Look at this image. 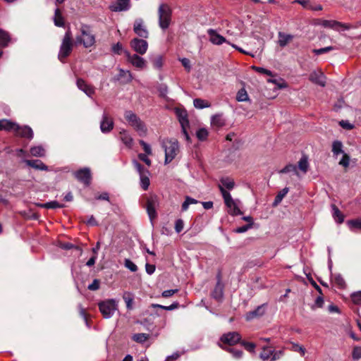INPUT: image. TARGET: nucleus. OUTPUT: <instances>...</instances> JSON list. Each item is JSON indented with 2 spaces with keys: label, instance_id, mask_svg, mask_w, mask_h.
Returning <instances> with one entry per match:
<instances>
[{
  "label": "nucleus",
  "instance_id": "31",
  "mask_svg": "<svg viewBox=\"0 0 361 361\" xmlns=\"http://www.w3.org/2000/svg\"><path fill=\"white\" fill-rule=\"evenodd\" d=\"M30 153L33 157H43L45 156L46 150L42 145H37L30 148Z\"/></svg>",
  "mask_w": 361,
  "mask_h": 361
},
{
  "label": "nucleus",
  "instance_id": "18",
  "mask_svg": "<svg viewBox=\"0 0 361 361\" xmlns=\"http://www.w3.org/2000/svg\"><path fill=\"white\" fill-rule=\"evenodd\" d=\"M130 8V0H117L114 4L110 6L112 11H126Z\"/></svg>",
  "mask_w": 361,
  "mask_h": 361
},
{
  "label": "nucleus",
  "instance_id": "34",
  "mask_svg": "<svg viewBox=\"0 0 361 361\" xmlns=\"http://www.w3.org/2000/svg\"><path fill=\"white\" fill-rule=\"evenodd\" d=\"M309 162L306 155H303L298 161V169L303 173H306L308 171Z\"/></svg>",
  "mask_w": 361,
  "mask_h": 361
},
{
  "label": "nucleus",
  "instance_id": "23",
  "mask_svg": "<svg viewBox=\"0 0 361 361\" xmlns=\"http://www.w3.org/2000/svg\"><path fill=\"white\" fill-rule=\"evenodd\" d=\"M240 202L238 200H234L231 202L228 203V204H226L228 208V213L232 216H238L242 214L239 204Z\"/></svg>",
  "mask_w": 361,
  "mask_h": 361
},
{
  "label": "nucleus",
  "instance_id": "59",
  "mask_svg": "<svg viewBox=\"0 0 361 361\" xmlns=\"http://www.w3.org/2000/svg\"><path fill=\"white\" fill-rule=\"evenodd\" d=\"M198 140L203 141L206 140L208 136V132L205 128H200L196 133Z\"/></svg>",
  "mask_w": 361,
  "mask_h": 361
},
{
  "label": "nucleus",
  "instance_id": "21",
  "mask_svg": "<svg viewBox=\"0 0 361 361\" xmlns=\"http://www.w3.org/2000/svg\"><path fill=\"white\" fill-rule=\"evenodd\" d=\"M25 163L33 169L39 171H48L49 168L39 159L25 160Z\"/></svg>",
  "mask_w": 361,
  "mask_h": 361
},
{
  "label": "nucleus",
  "instance_id": "3",
  "mask_svg": "<svg viewBox=\"0 0 361 361\" xmlns=\"http://www.w3.org/2000/svg\"><path fill=\"white\" fill-rule=\"evenodd\" d=\"M159 25L163 30H166L171 21L172 10L166 4H161L158 8Z\"/></svg>",
  "mask_w": 361,
  "mask_h": 361
},
{
  "label": "nucleus",
  "instance_id": "13",
  "mask_svg": "<svg viewBox=\"0 0 361 361\" xmlns=\"http://www.w3.org/2000/svg\"><path fill=\"white\" fill-rule=\"evenodd\" d=\"M114 123L113 119L105 112L102 115L100 122V129L103 133H108L114 128Z\"/></svg>",
  "mask_w": 361,
  "mask_h": 361
},
{
  "label": "nucleus",
  "instance_id": "12",
  "mask_svg": "<svg viewBox=\"0 0 361 361\" xmlns=\"http://www.w3.org/2000/svg\"><path fill=\"white\" fill-rule=\"evenodd\" d=\"M241 339L240 335L235 331L228 332L221 336L220 340L222 343L229 345H233L240 342Z\"/></svg>",
  "mask_w": 361,
  "mask_h": 361
},
{
  "label": "nucleus",
  "instance_id": "60",
  "mask_svg": "<svg viewBox=\"0 0 361 361\" xmlns=\"http://www.w3.org/2000/svg\"><path fill=\"white\" fill-rule=\"evenodd\" d=\"M139 143L142 147L143 150L145 152V154H152V148H151V146L148 143H147L146 142H145L142 140H140L139 141Z\"/></svg>",
  "mask_w": 361,
  "mask_h": 361
},
{
  "label": "nucleus",
  "instance_id": "48",
  "mask_svg": "<svg viewBox=\"0 0 361 361\" xmlns=\"http://www.w3.org/2000/svg\"><path fill=\"white\" fill-rule=\"evenodd\" d=\"M149 173L142 174L140 176V185H141L142 188L145 190H147V188H149Z\"/></svg>",
  "mask_w": 361,
  "mask_h": 361
},
{
  "label": "nucleus",
  "instance_id": "56",
  "mask_svg": "<svg viewBox=\"0 0 361 361\" xmlns=\"http://www.w3.org/2000/svg\"><path fill=\"white\" fill-rule=\"evenodd\" d=\"M226 350L231 353L233 357L235 359H240L243 355V351L241 350L235 349L233 348H228Z\"/></svg>",
  "mask_w": 361,
  "mask_h": 361
},
{
  "label": "nucleus",
  "instance_id": "62",
  "mask_svg": "<svg viewBox=\"0 0 361 361\" xmlns=\"http://www.w3.org/2000/svg\"><path fill=\"white\" fill-rule=\"evenodd\" d=\"M184 227V222L182 219H179L175 222V231L176 233H180L183 231Z\"/></svg>",
  "mask_w": 361,
  "mask_h": 361
},
{
  "label": "nucleus",
  "instance_id": "46",
  "mask_svg": "<svg viewBox=\"0 0 361 361\" xmlns=\"http://www.w3.org/2000/svg\"><path fill=\"white\" fill-rule=\"evenodd\" d=\"M197 203H198V201L197 200H195L192 197H190L189 196L185 197V201L182 204V207H181L182 211H183V212L187 211L190 204H195Z\"/></svg>",
  "mask_w": 361,
  "mask_h": 361
},
{
  "label": "nucleus",
  "instance_id": "30",
  "mask_svg": "<svg viewBox=\"0 0 361 361\" xmlns=\"http://www.w3.org/2000/svg\"><path fill=\"white\" fill-rule=\"evenodd\" d=\"M11 41V37L8 32L0 28V47H6Z\"/></svg>",
  "mask_w": 361,
  "mask_h": 361
},
{
  "label": "nucleus",
  "instance_id": "39",
  "mask_svg": "<svg viewBox=\"0 0 361 361\" xmlns=\"http://www.w3.org/2000/svg\"><path fill=\"white\" fill-rule=\"evenodd\" d=\"M220 181L221 185L219 186H222L224 188H226L228 190H232L235 186L233 180L230 178H222Z\"/></svg>",
  "mask_w": 361,
  "mask_h": 361
},
{
  "label": "nucleus",
  "instance_id": "33",
  "mask_svg": "<svg viewBox=\"0 0 361 361\" xmlns=\"http://www.w3.org/2000/svg\"><path fill=\"white\" fill-rule=\"evenodd\" d=\"M149 338V334L139 333L132 336V340L137 343H144Z\"/></svg>",
  "mask_w": 361,
  "mask_h": 361
},
{
  "label": "nucleus",
  "instance_id": "37",
  "mask_svg": "<svg viewBox=\"0 0 361 361\" xmlns=\"http://www.w3.org/2000/svg\"><path fill=\"white\" fill-rule=\"evenodd\" d=\"M332 281L338 288H344L345 282L341 274H335L331 276Z\"/></svg>",
  "mask_w": 361,
  "mask_h": 361
},
{
  "label": "nucleus",
  "instance_id": "19",
  "mask_svg": "<svg viewBox=\"0 0 361 361\" xmlns=\"http://www.w3.org/2000/svg\"><path fill=\"white\" fill-rule=\"evenodd\" d=\"M174 111L178 119L180 126H189L187 111L184 109L176 108Z\"/></svg>",
  "mask_w": 361,
  "mask_h": 361
},
{
  "label": "nucleus",
  "instance_id": "10",
  "mask_svg": "<svg viewBox=\"0 0 361 361\" xmlns=\"http://www.w3.org/2000/svg\"><path fill=\"white\" fill-rule=\"evenodd\" d=\"M321 25L324 27L331 28L336 31L348 30L350 29V24L343 23L333 20H323L321 23Z\"/></svg>",
  "mask_w": 361,
  "mask_h": 361
},
{
  "label": "nucleus",
  "instance_id": "29",
  "mask_svg": "<svg viewBox=\"0 0 361 361\" xmlns=\"http://www.w3.org/2000/svg\"><path fill=\"white\" fill-rule=\"evenodd\" d=\"M123 299L126 302V308L131 310L133 308L134 294L131 292H124Z\"/></svg>",
  "mask_w": 361,
  "mask_h": 361
},
{
  "label": "nucleus",
  "instance_id": "58",
  "mask_svg": "<svg viewBox=\"0 0 361 361\" xmlns=\"http://www.w3.org/2000/svg\"><path fill=\"white\" fill-rule=\"evenodd\" d=\"M212 124L214 126H216L218 127H221L224 124L223 119L221 116L215 115L212 117Z\"/></svg>",
  "mask_w": 361,
  "mask_h": 361
},
{
  "label": "nucleus",
  "instance_id": "40",
  "mask_svg": "<svg viewBox=\"0 0 361 361\" xmlns=\"http://www.w3.org/2000/svg\"><path fill=\"white\" fill-rule=\"evenodd\" d=\"M288 190V188H284L282 189L276 196L273 202V206H277L282 201L283 198L287 195Z\"/></svg>",
  "mask_w": 361,
  "mask_h": 361
},
{
  "label": "nucleus",
  "instance_id": "51",
  "mask_svg": "<svg viewBox=\"0 0 361 361\" xmlns=\"http://www.w3.org/2000/svg\"><path fill=\"white\" fill-rule=\"evenodd\" d=\"M133 164L140 176L142 174L149 173V171L145 169L137 160H133Z\"/></svg>",
  "mask_w": 361,
  "mask_h": 361
},
{
  "label": "nucleus",
  "instance_id": "52",
  "mask_svg": "<svg viewBox=\"0 0 361 361\" xmlns=\"http://www.w3.org/2000/svg\"><path fill=\"white\" fill-rule=\"evenodd\" d=\"M348 225L351 230L360 229L361 230V219L350 220L348 221Z\"/></svg>",
  "mask_w": 361,
  "mask_h": 361
},
{
  "label": "nucleus",
  "instance_id": "53",
  "mask_svg": "<svg viewBox=\"0 0 361 361\" xmlns=\"http://www.w3.org/2000/svg\"><path fill=\"white\" fill-rule=\"evenodd\" d=\"M335 47L332 46L326 47L321 49H314L312 50V52L315 54L316 55H321L323 54H326L330 51L334 50Z\"/></svg>",
  "mask_w": 361,
  "mask_h": 361
},
{
  "label": "nucleus",
  "instance_id": "8",
  "mask_svg": "<svg viewBox=\"0 0 361 361\" xmlns=\"http://www.w3.org/2000/svg\"><path fill=\"white\" fill-rule=\"evenodd\" d=\"M130 44L133 51L140 55H144L148 49V43L143 39L134 38Z\"/></svg>",
  "mask_w": 361,
  "mask_h": 361
},
{
  "label": "nucleus",
  "instance_id": "7",
  "mask_svg": "<svg viewBox=\"0 0 361 361\" xmlns=\"http://www.w3.org/2000/svg\"><path fill=\"white\" fill-rule=\"evenodd\" d=\"M124 55L126 56L127 61L134 67L139 69H143L146 67L147 61L144 58L139 56L140 54H131L129 51H124Z\"/></svg>",
  "mask_w": 361,
  "mask_h": 361
},
{
  "label": "nucleus",
  "instance_id": "5",
  "mask_svg": "<svg viewBox=\"0 0 361 361\" xmlns=\"http://www.w3.org/2000/svg\"><path fill=\"white\" fill-rule=\"evenodd\" d=\"M72 34L68 29L63 38L62 43L60 47V51L58 58L62 63L65 62V59L69 56L73 49V43L71 42Z\"/></svg>",
  "mask_w": 361,
  "mask_h": 361
},
{
  "label": "nucleus",
  "instance_id": "27",
  "mask_svg": "<svg viewBox=\"0 0 361 361\" xmlns=\"http://www.w3.org/2000/svg\"><path fill=\"white\" fill-rule=\"evenodd\" d=\"M119 73L117 75V80H121L123 83H128L133 80V76L129 71L123 68H118Z\"/></svg>",
  "mask_w": 361,
  "mask_h": 361
},
{
  "label": "nucleus",
  "instance_id": "11",
  "mask_svg": "<svg viewBox=\"0 0 361 361\" xmlns=\"http://www.w3.org/2000/svg\"><path fill=\"white\" fill-rule=\"evenodd\" d=\"M217 282L214 290L212 291L211 295L217 302H221L224 298V284L221 282V274H218Z\"/></svg>",
  "mask_w": 361,
  "mask_h": 361
},
{
  "label": "nucleus",
  "instance_id": "32",
  "mask_svg": "<svg viewBox=\"0 0 361 361\" xmlns=\"http://www.w3.org/2000/svg\"><path fill=\"white\" fill-rule=\"evenodd\" d=\"M331 208H332V216H333L334 220L338 224L343 223L344 221L343 214L341 212V211L338 209V208L336 205L333 204L331 206Z\"/></svg>",
  "mask_w": 361,
  "mask_h": 361
},
{
  "label": "nucleus",
  "instance_id": "36",
  "mask_svg": "<svg viewBox=\"0 0 361 361\" xmlns=\"http://www.w3.org/2000/svg\"><path fill=\"white\" fill-rule=\"evenodd\" d=\"M332 152L334 156H338L339 154H344L343 150V144L339 140H335L332 143Z\"/></svg>",
  "mask_w": 361,
  "mask_h": 361
},
{
  "label": "nucleus",
  "instance_id": "1",
  "mask_svg": "<svg viewBox=\"0 0 361 361\" xmlns=\"http://www.w3.org/2000/svg\"><path fill=\"white\" fill-rule=\"evenodd\" d=\"M161 146L165 152L164 163L168 164L175 159L179 152L178 142L173 138L164 140Z\"/></svg>",
  "mask_w": 361,
  "mask_h": 361
},
{
  "label": "nucleus",
  "instance_id": "15",
  "mask_svg": "<svg viewBox=\"0 0 361 361\" xmlns=\"http://www.w3.org/2000/svg\"><path fill=\"white\" fill-rule=\"evenodd\" d=\"M207 34L209 37V41L216 45H221L223 43H228L230 44L228 41L226 40V39L223 37L222 35H219L215 30L214 29H209L207 30Z\"/></svg>",
  "mask_w": 361,
  "mask_h": 361
},
{
  "label": "nucleus",
  "instance_id": "55",
  "mask_svg": "<svg viewBox=\"0 0 361 361\" xmlns=\"http://www.w3.org/2000/svg\"><path fill=\"white\" fill-rule=\"evenodd\" d=\"M350 297L354 304L361 305V290L353 293Z\"/></svg>",
  "mask_w": 361,
  "mask_h": 361
},
{
  "label": "nucleus",
  "instance_id": "63",
  "mask_svg": "<svg viewBox=\"0 0 361 361\" xmlns=\"http://www.w3.org/2000/svg\"><path fill=\"white\" fill-rule=\"evenodd\" d=\"M241 345L249 352H254L255 344L251 342L242 341Z\"/></svg>",
  "mask_w": 361,
  "mask_h": 361
},
{
  "label": "nucleus",
  "instance_id": "57",
  "mask_svg": "<svg viewBox=\"0 0 361 361\" xmlns=\"http://www.w3.org/2000/svg\"><path fill=\"white\" fill-rule=\"evenodd\" d=\"M125 267L133 272H135L137 270V265L129 259H126L124 262Z\"/></svg>",
  "mask_w": 361,
  "mask_h": 361
},
{
  "label": "nucleus",
  "instance_id": "47",
  "mask_svg": "<svg viewBox=\"0 0 361 361\" xmlns=\"http://www.w3.org/2000/svg\"><path fill=\"white\" fill-rule=\"evenodd\" d=\"M274 350L268 348H263L262 353L259 355L260 358L263 361L268 360L270 357L271 358Z\"/></svg>",
  "mask_w": 361,
  "mask_h": 361
},
{
  "label": "nucleus",
  "instance_id": "26",
  "mask_svg": "<svg viewBox=\"0 0 361 361\" xmlns=\"http://www.w3.org/2000/svg\"><path fill=\"white\" fill-rule=\"evenodd\" d=\"M265 312V304L258 306L255 310L246 314V319L251 320L255 317L262 316Z\"/></svg>",
  "mask_w": 361,
  "mask_h": 361
},
{
  "label": "nucleus",
  "instance_id": "50",
  "mask_svg": "<svg viewBox=\"0 0 361 361\" xmlns=\"http://www.w3.org/2000/svg\"><path fill=\"white\" fill-rule=\"evenodd\" d=\"M219 190H220L221 193L224 197L225 204H228V203H230L234 200L232 198L230 192L226 191L222 186H219Z\"/></svg>",
  "mask_w": 361,
  "mask_h": 361
},
{
  "label": "nucleus",
  "instance_id": "24",
  "mask_svg": "<svg viewBox=\"0 0 361 361\" xmlns=\"http://www.w3.org/2000/svg\"><path fill=\"white\" fill-rule=\"evenodd\" d=\"M158 316H159V314L158 312L152 313L148 317L144 319L143 320L137 321V323L141 324L147 330H150L154 324V319H155L156 317Z\"/></svg>",
  "mask_w": 361,
  "mask_h": 361
},
{
  "label": "nucleus",
  "instance_id": "41",
  "mask_svg": "<svg viewBox=\"0 0 361 361\" xmlns=\"http://www.w3.org/2000/svg\"><path fill=\"white\" fill-rule=\"evenodd\" d=\"M236 100L240 102L250 101L249 96L245 88H241L238 90L236 94Z\"/></svg>",
  "mask_w": 361,
  "mask_h": 361
},
{
  "label": "nucleus",
  "instance_id": "17",
  "mask_svg": "<svg viewBox=\"0 0 361 361\" xmlns=\"http://www.w3.org/2000/svg\"><path fill=\"white\" fill-rule=\"evenodd\" d=\"M309 79L313 83L322 87H324L326 85V77L321 71H313L310 73Z\"/></svg>",
  "mask_w": 361,
  "mask_h": 361
},
{
  "label": "nucleus",
  "instance_id": "2",
  "mask_svg": "<svg viewBox=\"0 0 361 361\" xmlns=\"http://www.w3.org/2000/svg\"><path fill=\"white\" fill-rule=\"evenodd\" d=\"M124 117L128 123L132 126L141 137L147 135V129L141 119L132 111H126Z\"/></svg>",
  "mask_w": 361,
  "mask_h": 361
},
{
  "label": "nucleus",
  "instance_id": "43",
  "mask_svg": "<svg viewBox=\"0 0 361 361\" xmlns=\"http://www.w3.org/2000/svg\"><path fill=\"white\" fill-rule=\"evenodd\" d=\"M157 90L159 92V97L164 99H168L167 94L169 92L168 86L164 83H161L157 86Z\"/></svg>",
  "mask_w": 361,
  "mask_h": 361
},
{
  "label": "nucleus",
  "instance_id": "28",
  "mask_svg": "<svg viewBox=\"0 0 361 361\" xmlns=\"http://www.w3.org/2000/svg\"><path fill=\"white\" fill-rule=\"evenodd\" d=\"M15 127H18V123L8 119L0 120V130L13 131Z\"/></svg>",
  "mask_w": 361,
  "mask_h": 361
},
{
  "label": "nucleus",
  "instance_id": "4",
  "mask_svg": "<svg viewBox=\"0 0 361 361\" xmlns=\"http://www.w3.org/2000/svg\"><path fill=\"white\" fill-rule=\"evenodd\" d=\"M80 35L76 37V43L81 44L85 48H90L95 43V37L91 32L90 28L87 25H82L80 28Z\"/></svg>",
  "mask_w": 361,
  "mask_h": 361
},
{
  "label": "nucleus",
  "instance_id": "42",
  "mask_svg": "<svg viewBox=\"0 0 361 361\" xmlns=\"http://www.w3.org/2000/svg\"><path fill=\"white\" fill-rule=\"evenodd\" d=\"M54 25L57 27H63L64 26V20L61 14L60 10L56 8L55 10V16L54 18Z\"/></svg>",
  "mask_w": 361,
  "mask_h": 361
},
{
  "label": "nucleus",
  "instance_id": "25",
  "mask_svg": "<svg viewBox=\"0 0 361 361\" xmlns=\"http://www.w3.org/2000/svg\"><path fill=\"white\" fill-rule=\"evenodd\" d=\"M278 36V44L281 47H285L294 38L293 35L286 34L283 32H279Z\"/></svg>",
  "mask_w": 361,
  "mask_h": 361
},
{
  "label": "nucleus",
  "instance_id": "16",
  "mask_svg": "<svg viewBox=\"0 0 361 361\" xmlns=\"http://www.w3.org/2000/svg\"><path fill=\"white\" fill-rule=\"evenodd\" d=\"M13 131L16 132L18 135L22 137L27 138L30 140H32L34 136L32 128L28 126H20L18 124V127L13 128Z\"/></svg>",
  "mask_w": 361,
  "mask_h": 361
},
{
  "label": "nucleus",
  "instance_id": "9",
  "mask_svg": "<svg viewBox=\"0 0 361 361\" xmlns=\"http://www.w3.org/2000/svg\"><path fill=\"white\" fill-rule=\"evenodd\" d=\"M75 177L85 186L90 185L92 179L91 171L89 168L81 169L74 173Z\"/></svg>",
  "mask_w": 361,
  "mask_h": 361
},
{
  "label": "nucleus",
  "instance_id": "38",
  "mask_svg": "<svg viewBox=\"0 0 361 361\" xmlns=\"http://www.w3.org/2000/svg\"><path fill=\"white\" fill-rule=\"evenodd\" d=\"M193 105L196 109H202L210 106V104L202 99L196 98L193 100Z\"/></svg>",
  "mask_w": 361,
  "mask_h": 361
},
{
  "label": "nucleus",
  "instance_id": "20",
  "mask_svg": "<svg viewBox=\"0 0 361 361\" xmlns=\"http://www.w3.org/2000/svg\"><path fill=\"white\" fill-rule=\"evenodd\" d=\"M76 84L78 89L85 92L88 97H91L94 94V88L87 85L83 80L78 79Z\"/></svg>",
  "mask_w": 361,
  "mask_h": 361
},
{
  "label": "nucleus",
  "instance_id": "6",
  "mask_svg": "<svg viewBox=\"0 0 361 361\" xmlns=\"http://www.w3.org/2000/svg\"><path fill=\"white\" fill-rule=\"evenodd\" d=\"M99 308L105 319L111 318L118 310V302L115 299H108L99 303Z\"/></svg>",
  "mask_w": 361,
  "mask_h": 361
},
{
  "label": "nucleus",
  "instance_id": "54",
  "mask_svg": "<svg viewBox=\"0 0 361 361\" xmlns=\"http://www.w3.org/2000/svg\"><path fill=\"white\" fill-rule=\"evenodd\" d=\"M111 51L115 54L121 55L122 53L124 54L125 50L123 48L122 44L117 42L112 46Z\"/></svg>",
  "mask_w": 361,
  "mask_h": 361
},
{
  "label": "nucleus",
  "instance_id": "45",
  "mask_svg": "<svg viewBox=\"0 0 361 361\" xmlns=\"http://www.w3.org/2000/svg\"><path fill=\"white\" fill-rule=\"evenodd\" d=\"M63 207V204L59 203L57 201H50L41 204V207L45 209H57Z\"/></svg>",
  "mask_w": 361,
  "mask_h": 361
},
{
  "label": "nucleus",
  "instance_id": "14",
  "mask_svg": "<svg viewBox=\"0 0 361 361\" xmlns=\"http://www.w3.org/2000/svg\"><path fill=\"white\" fill-rule=\"evenodd\" d=\"M133 30L135 34H137L139 37L142 38H147L149 33L145 26L144 25V22L142 19L137 18L135 20L133 26Z\"/></svg>",
  "mask_w": 361,
  "mask_h": 361
},
{
  "label": "nucleus",
  "instance_id": "44",
  "mask_svg": "<svg viewBox=\"0 0 361 361\" xmlns=\"http://www.w3.org/2000/svg\"><path fill=\"white\" fill-rule=\"evenodd\" d=\"M152 62L153 67L156 69L160 70L163 66V57L161 55L155 56L154 58H152Z\"/></svg>",
  "mask_w": 361,
  "mask_h": 361
},
{
  "label": "nucleus",
  "instance_id": "49",
  "mask_svg": "<svg viewBox=\"0 0 361 361\" xmlns=\"http://www.w3.org/2000/svg\"><path fill=\"white\" fill-rule=\"evenodd\" d=\"M293 173L294 174L298 176V172L297 170V166L294 164H288L283 169H282L279 173Z\"/></svg>",
  "mask_w": 361,
  "mask_h": 361
},
{
  "label": "nucleus",
  "instance_id": "22",
  "mask_svg": "<svg viewBox=\"0 0 361 361\" xmlns=\"http://www.w3.org/2000/svg\"><path fill=\"white\" fill-rule=\"evenodd\" d=\"M120 140L128 148H132L133 145V139L130 133L126 130H121L119 133Z\"/></svg>",
  "mask_w": 361,
  "mask_h": 361
},
{
  "label": "nucleus",
  "instance_id": "61",
  "mask_svg": "<svg viewBox=\"0 0 361 361\" xmlns=\"http://www.w3.org/2000/svg\"><path fill=\"white\" fill-rule=\"evenodd\" d=\"M253 69L255 71H257V73L265 74V75H267L271 76V77L274 76V74L271 71L266 69L264 68L253 66Z\"/></svg>",
  "mask_w": 361,
  "mask_h": 361
},
{
  "label": "nucleus",
  "instance_id": "35",
  "mask_svg": "<svg viewBox=\"0 0 361 361\" xmlns=\"http://www.w3.org/2000/svg\"><path fill=\"white\" fill-rule=\"evenodd\" d=\"M147 212L151 221L156 217L155 203L153 200H149L147 201Z\"/></svg>",
  "mask_w": 361,
  "mask_h": 361
},
{
  "label": "nucleus",
  "instance_id": "64",
  "mask_svg": "<svg viewBox=\"0 0 361 361\" xmlns=\"http://www.w3.org/2000/svg\"><path fill=\"white\" fill-rule=\"evenodd\" d=\"M352 357L354 360H358L361 357V347H355L353 350Z\"/></svg>",
  "mask_w": 361,
  "mask_h": 361
}]
</instances>
